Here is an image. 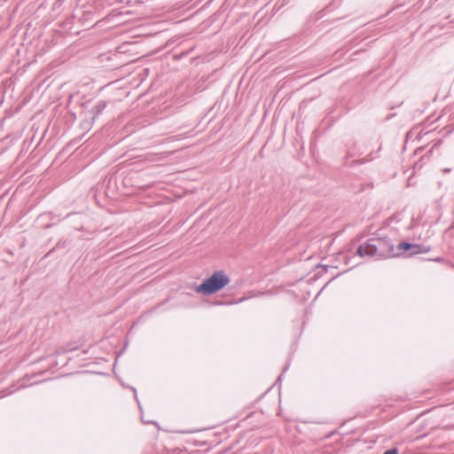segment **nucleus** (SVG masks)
<instances>
[{
    "mask_svg": "<svg viewBox=\"0 0 454 454\" xmlns=\"http://www.w3.org/2000/svg\"><path fill=\"white\" fill-rule=\"evenodd\" d=\"M356 254L361 257L368 256L376 260L396 256L394 243L387 237L370 238L357 247Z\"/></svg>",
    "mask_w": 454,
    "mask_h": 454,
    "instance_id": "f257e3e1",
    "label": "nucleus"
},
{
    "mask_svg": "<svg viewBox=\"0 0 454 454\" xmlns=\"http://www.w3.org/2000/svg\"><path fill=\"white\" fill-rule=\"evenodd\" d=\"M230 283V278L223 270L215 271L202 284L196 287V292L203 295H211L222 290Z\"/></svg>",
    "mask_w": 454,
    "mask_h": 454,
    "instance_id": "f03ea898",
    "label": "nucleus"
},
{
    "mask_svg": "<svg viewBox=\"0 0 454 454\" xmlns=\"http://www.w3.org/2000/svg\"><path fill=\"white\" fill-rule=\"evenodd\" d=\"M430 251L429 247H426L420 244H412V247L410 248L409 254L415 255L419 254H426Z\"/></svg>",
    "mask_w": 454,
    "mask_h": 454,
    "instance_id": "7ed1b4c3",
    "label": "nucleus"
},
{
    "mask_svg": "<svg viewBox=\"0 0 454 454\" xmlns=\"http://www.w3.org/2000/svg\"><path fill=\"white\" fill-rule=\"evenodd\" d=\"M411 247H412L411 243L405 242V241L399 243L398 246L396 247V248H395L396 256L400 255L404 251L409 252L410 248H411Z\"/></svg>",
    "mask_w": 454,
    "mask_h": 454,
    "instance_id": "20e7f679",
    "label": "nucleus"
},
{
    "mask_svg": "<svg viewBox=\"0 0 454 454\" xmlns=\"http://www.w3.org/2000/svg\"><path fill=\"white\" fill-rule=\"evenodd\" d=\"M105 107H106V103L98 104L95 106V111H96L97 114H99L104 110Z\"/></svg>",
    "mask_w": 454,
    "mask_h": 454,
    "instance_id": "39448f33",
    "label": "nucleus"
},
{
    "mask_svg": "<svg viewBox=\"0 0 454 454\" xmlns=\"http://www.w3.org/2000/svg\"><path fill=\"white\" fill-rule=\"evenodd\" d=\"M383 454H398V450H397V449L393 448V449L387 450Z\"/></svg>",
    "mask_w": 454,
    "mask_h": 454,
    "instance_id": "423d86ee",
    "label": "nucleus"
}]
</instances>
